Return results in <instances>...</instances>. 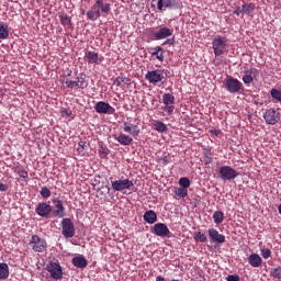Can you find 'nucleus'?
<instances>
[{
	"mask_svg": "<svg viewBox=\"0 0 281 281\" xmlns=\"http://www.w3.org/2000/svg\"><path fill=\"white\" fill-rule=\"evenodd\" d=\"M8 190V186L0 183V192H5Z\"/></svg>",
	"mask_w": 281,
	"mask_h": 281,
	"instance_id": "09e8293b",
	"label": "nucleus"
},
{
	"mask_svg": "<svg viewBox=\"0 0 281 281\" xmlns=\"http://www.w3.org/2000/svg\"><path fill=\"white\" fill-rule=\"evenodd\" d=\"M162 104H165V113H167L168 115H172V113H175V95L170 93H165L162 95Z\"/></svg>",
	"mask_w": 281,
	"mask_h": 281,
	"instance_id": "1a4fd4ad",
	"label": "nucleus"
},
{
	"mask_svg": "<svg viewBox=\"0 0 281 281\" xmlns=\"http://www.w3.org/2000/svg\"><path fill=\"white\" fill-rule=\"evenodd\" d=\"M248 263L250 267L258 268L262 266V257L258 254H251L248 257Z\"/></svg>",
	"mask_w": 281,
	"mask_h": 281,
	"instance_id": "5701e85b",
	"label": "nucleus"
},
{
	"mask_svg": "<svg viewBox=\"0 0 281 281\" xmlns=\"http://www.w3.org/2000/svg\"><path fill=\"white\" fill-rule=\"evenodd\" d=\"M151 56H156L157 60L164 63V48H161L160 46H156L155 48H153Z\"/></svg>",
	"mask_w": 281,
	"mask_h": 281,
	"instance_id": "cd10ccee",
	"label": "nucleus"
},
{
	"mask_svg": "<svg viewBox=\"0 0 281 281\" xmlns=\"http://www.w3.org/2000/svg\"><path fill=\"white\" fill-rule=\"evenodd\" d=\"M173 32L175 30L162 26L159 29V31L154 33V36L156 41H164V38H168L169 36H172Z\"/></svg>",
	"mask_w": 281,
	"mask_h": 281,
	"instance_id": "f3484780",
	"label": "nucleus"
},
{
	"mask_svg": "<svg viewBox=\"0 0 281 281\" xmlns=\"http://www.w3.org/2000/svg\"><path fill=\"white\" fill-rule=\"evenodd\" d=\"M53 203H54V216L56 218H65V204L63 203V201L58 198L53 199Z\"/></svg>",
	"mask_w": 281,
	"mask_h": 281,
	"instance_id": "ddd939ff",
	"label": "nucleus"
},
{
	"mask_svg": "<svg viewBox=\"0 0 281 281\" xmlns=\"http://www.w3.org/2000/svg\"><path fill=\"white\" fill-rule=\"evenodd\" d=\"M179 186L183 188L184 190H188L190 188V179L189 178H180Z\"/></svg>",
	"mask_w": 281,
	"mask_h": 281,
	"instance_id": "ea45409f",
	"label": "nucleus"
},
{
	"mask_svg": "<svg viewBox=\"0 0 281 281\" xmlns=\"http://www.w3.org/2000/svg\"><path fill=\"white\" fill-rule=\"evenodd\" d=\"M66 87L68 89H79L78 88V81L77 80H66Z\"/></svg>",
	"mask_w": 281,
	"mask_h": 281,
	"instance_id": "a19ab883",
	"label": "nucleus"
},
{
	"mask_svg": "<svg viewBox=\"0 0 281 281\" xmlns=\"http://www.w3.org/2000/svg\"><path fill=\"white\" fill-rule=\"evenodd\" d=\"M63 117H71V111L67 109L61 110Z\"/></svg>",
	"mask_w": 281,
	"mask_h": 281,
	"instance_id": "c03bdc74",
	"label": "nucleus"
},
{
	"mask_svg": "<svg viewBox=\"0 0 281 281\" xmlns=\"http://www.w3.org/2000/svg\"><path fill=\"white\" fill-rule=\"evenodd\" d=\"M10 36V31H8V25L0 24V41H5Z\"/></svg>",
	"mask_w": 281,
	"mask_h": 281,
	"instance_id": "c756f323",
	"label": "nucleus"
},
{
	"mask_svg": "<svg viewBox=\"0 0 281 281\" xmlns=\"http://www.w3.org/2000/svg\"><path fill=\"white\" fill-rule=\"evenodd\" d=\"M46 270L50 273L53 280H63V267L56 262H50L46 266Z\"/></svg>",
	"mask_w": 281,
	"mask_h": 281,
	"instance_id": "6e6552de",
	"label": "nucleus"
},
{
	"mask_svg": "<svg viewBox=\"0 0 281 281\" xmlns=\"http://www.w3.org/2000/svg\"><path fill=\"white\" fill-rule=\"evenodd\" d=\"M256 78V69L251 68L244 71L243 82L244 85H251Z\"/></svg>",
	"mask_w": 281,
	"mask_h": 281,
	"instance_id": "4be33fe9",
	"label": "nucleus"
},
{
	"mask_svg": "<svg viewBox=\"0 0 281 281\" xmlns=\"http://www.w3.org/2000/svg\"><path fill=\"white\" fill-rule=\"evenodd\" d=\"M209 236L212 243H217V245L225 243V235L218 233L216 228L209 229Z\"/></svg>",
	"mask_w": 281,
	"mask_h": 281,
	"instance_id": "a211bd4d",
	"label": "nucleus"
},
{
	"mask_svg": "<svg viewBox=\"0 0 281 281\" xmlns=\"http://www.w3.org/2000/svg\"><path fill=\"white\" fill-rule=\"evenodd\" d=\"M122 128L124 133H128V135H132V137H137V135H139L140 133L139 127L137 125H133L128 122H124Z\"/></svg>",
	"mask_w": 281,
	"mask_h": 281,
	"instance_id": "6ab92c4d",
	"label": "nucleus"
},
{
	"mask_svg": "<svg viewBox=\"0 0 281 281\" xmlns=\"http://www.w3.org/2000/svg\"><path fill=\"white\" fill-rule=\"evenodd\" d=\"M36 214H38V216H42V218H49L50 214H52V205L43 202L40 203L36 209H35Z\"/></svg>",
	"mask_w": 281,
	"mask_h": 281,
	"instance_id": "dca6fc26",
	"label": "nucleus"
},
{
	"mask_svg": "<svg viewBox=\"0 0 281 281\" xmlns=\"http://www.w3.org/2000/svg\"><path fill=\"white\" fill-rule=\"evenodd\" d=\"M83 60L88 63V65H102L104 57L100 56L98 53L93 50H89L86 53Z\"/></svg>",
	"mask_w": 281,
	"mask_h": 281,
	"instance_id": "f8f14e48",
	"label": "nucleus"
},
{
	"mask_svg": "<svg viewBox=\"0 0 281 281\" xmlns=\"http://www.w3.org/2000/svg\"><path fill=\"white\" fill-rule=\"evenodd\" d=\"M111 12V4L104 3V0H95V3L87 12V18L90 21H98L102 14Z\"/></svg>",
	"mask_w": 281,
	"mask_h": 281,
	"instance_id": "f257e3e1",
	"label": "nucleus"
},
{
	"mask_svg": "<svg viewBox=\"0 0 281 281\" xmlns=\"http://www.w3.org/2000/svg\"><path fill=\"white\" fill-rule=\"evenodd\" d=\"M10 276L8 263H0V280H5Z\"/></svg>",
	"mask_w": 281,
	"mask_h": 281,
	"instance_id": "bb28decb",
	"label": "nucleus"
},
{
	"mask_svg": "<svg viewBox=\"0 0 281 281\" xmlns=\"http://www.w3.org/2000/svg\"><path fill=\"white\" fill-rule=\"evenodd\" d=\"M61 25H71V18H69V15H67L66 13L59 15Z\"/></svg>",
	"mask_w": 281,
	"mask_h": 281,
	"instance_id": "e433bc0d",
	"label": "nucleus"
},
{
	"mask_svg": "<svg viewBox=\"0 0 281 281\" xmlns=\"http://www.w3.org/2000/svg\"><path fill=\"white\" fill-rule=\"evenodd\" d=\"M213 221H214V223H216V225H221V223H223V221H225V214H223V212H221V211H216L213 214Z\"/></svg>",
	"mask_w": 281,
	"mask_h": 281,
	"instance_id": "7c9ffc66",
	"label": "nucleus"
},
{
	"mask_svg": "<svg viewBox=\"0 0 281 281\" xmlns=\"http://www.w3.org/2000/svg\"><path fill=\"white\" fill-rule=\"evenodd\" d=\"M213 52L215 56H223L225 52H227V47H229V42L226 37L217 35L213 40Z\"/></svg>",
	"mask_w": 281,
	"mask_h": 281,
	"instance_id": "f03ea898",
	"label": "nucleus"
},
{
	"mask_svg": "<svg viewBox=\"0 0 281 281\" xmlns=\"http://www.w3.org/2000/svg\"><path fill=\"white\" fill-rule=\"evenodd\" d=\"M71 262L74 267H77V269H85L89 265V262L87 261V258H85V256L82 255L74 257L71 259Z\"/></svg>",
	"mask_w": 281,
	"mask_h": 281,
	"instance_id": "412c9836",
	"label": "nucleus"
},
{
	"mask_svg": "<svg viewBox=\"0 0 281 281\" xmlns=\"http://www.w3.org/2000/svg\"><path fill=\"white\" fill-rule=\"evenodd\" d=\"M241 11L244 14H251L254 12V4L251 3H245L241 5Z\"/></svg>",
	"mask_w": 281,
	"mask_h": 281,
	"instance_id": "72a5a7b5",
	"label": "nucleus"
},
{
	"mask_svg": "<svg viewBox=\"0 0 281 281\" xmlns=\"http://www.w3.org/2000/svg\"><path fill=\"white\" fill-rule=\"evenodd\" d=\"M270 276H271L272 278H277V280H281V267L273 268V269L270 271Z\"/></svg>",
	"mask_w": 281,
	"mask_h": 281,
	"instance_id": "58836bf2",
	"label": "nucleus"
},
{
	"mask_svg": "<svg viewBox=\"0 0 281 281\" xmlns=\"http://www.w3.org/2000/svg\"><path fill=\"white\" fill-rule=\"evenodd\" d=\"M194 240H198L199 243H205L207 240V236L204 233L198 232L194 235Z\"/></svg>",
	"mask_w": 281,
	"mask_h": 281,
	"instance_id": "4c0bfd02",
	"label": "nucleus"
},
{
	"mask_svg": "<svg viewBox=\"0 0 281 281\" xmlns=\"http://www.w3.org/2000/svg\"><path fill=\"white\" fill-rule=\"evenodd\" d=\"M114 192H123V190H131L134 183L130 179H119L111 182Z\"/></svg>",
	"mask_w": 281,
	"mask_h": 281,
	"instance_id": "423d86ee",
	"label": "nucleus"
},
{
	"mask_svg": "<svg viewBox=\"0 0 281 281\" xmlns=\"http://www.w3.org/2000/svg\"><path fill=\"white\" fill-rule=\"evenodd\" d=\"M19 177H21L22 179H27L29 173L25 170H21V171H19Z\"/></svg>",
	"mask_w": 281,
	"mask_h": 281,
	"instance_id": "a18cd8bd",
	"label": "nucleus"
},
{
	"mask_svg": "<svg viewBox=\"0 0 281 281\" xmlns=\"http://www.w3.org/2000/svg\"><path fill=\"white\" fill-rule=\"evenodd\" d=\"M227 281H240V276L238 274H229L227 278H226Z\"/></svg>",
	"mask_w": 281,
	"mask_h": 281,
	"instance_id": "37998d69",
	"label": "nucleus"
},
{
	"mask_svg": "<svg viewBox=\"0 0 281 281\" xmlns=\"http://www.w3.org/2000/svg\"><path fill=\"white\" fill-rule=\"evenodd\" d=\"M220 176L223 181H232L238 177V172L229 166H222L220 168Z\"/></svg>",
	"mask_w": 281,
	"mask_h": 281,
	"instance_id": "0eeeda50",
	"label": "nucleus"
},
{
	"mask_svg": "<svg viewBox=\"0 0 281 281\" xmlns=\"http://www.w3.org/2000/svg\"><path fill=\"white\" fill-rule=\"evenodd\" d=\"M263 119L270 125L278 124L280 122V112L276 109H269L263 113Z\"/></svg>",
	"mask_w": 281,
	"mask_h": 281,
	"instance_id": "9b49d317",
	"label": "nucleus"
},
{
	"mask_svg": "<svg viewBox=\"0 0 281 281\" xmlns=\"http://www.w3.org/2000/svg\"><path fill=\"white\" fill-rule=\"evenodd\" d=\"M77 85H78V89H87V87H89V81L87 80V75L80 74L77 77Z\"/></svg>",
	"mask_w": 281,
	"mask_h": 281,
	"instance_id": "a878e982",
	"label": "nucleus"
},
{
	"mask_svg": "<svg viewBox=\"0 0 281 281\" xmlns=\"http://www.w3.org/2000/svg\"><path fill=\"white\" fill-rule=\"evenodd\" d=\"M83 1H86V3H91V0H83Z\"/></svg>",
	"mask_w": 281,
	"mask_h": 281,
	"instance_id": "8fccbe9b",
	"label": "nucleus"
},
{
	"mask_svg": "<svg viewBox=\"0 0 281 281\" xmlns=\"http://www.w3.org/2000/svg\"><path fill=\"white\" fill-rule=\"evenodd\" d=\"M261 256L265 258V260H268V258H271V249L263 248L261 249Z\"/></svg>",
	"mask_w": 281,
	"mask_h": 281,
	"instance_id": "79ce46f5",
	"label": "nucleus"
},
{
	"mask_svg": "<svg viewBox=\"0 0 281 281\" xmlns=\"http://www.w3.org/2000/svg\"><path fill=\"white\" fill-rule=\"evenodd\" d=\"M94 110L101 115H113V113H115V108L104 101L97 102Z\"/></svg>",
	"mask_w": 281,
	"mask_h": 281,
	"instance_id": "9d476101",
	"label": "nucleus"
},
{
	"mask_svg": "<svg viewBox=\"0 0 281 281\" xmlns=\"http://www.w3.org/2000/svg\"><path fill=\"white\" fill-rule=\"evenodd\" d=\"M270 95H271V98H273L278 102H281V91L280 90H278L276 88L271 89Z\"/></svg>",
	"mask_w": 281,
	"mask_h": 281,
	"instance_id": "c9c22d12",
	"label": "nucleus"
},
{
	"mask_svg": "<svg viewBox=\"0 0 281 281\" xmlns=\"http://www.w3.org/2000/svg\"><path fill=\"white\" fill-rule=\"evenodd\" d=\"M61 234L64 238H74L76 236V226L71 218H64L61 221Z\"/></svg>",
	"mask_w": 281,
	"mask_h": 281,
	"instance_id": "7ed1b4c3",
	"label": "nucleus"
},
{
	"mask_svg": "<svg viewBox=\"0 0 281 281\" xmlns=\"http://www.w3.org/2000/svg\"><path fill=\"white\" fill-rule=\"evenodd\" d=\"M243 8H237L235 11H234V14H236L237 16H240V14H243Z\"/></svg>",
	"mask_w": 281,
	"mask_h": 281,
	"instance_id": "49530a36",
	"label": "nucleus"
},
{
	"mask_svg": "<svg viewBox=\"0 0 281 281\" xmlns=\"http://www.w3.org/2000/svg\"><path fill=\"white\" fill-rule=\"evenodd\" d=\"M114 87H122V85H130L128 78L123 76L116 77L113 81Z\"/></svg>",
	"mask_w": 281,
	"mask_h": 281,
	"instance_id": "2f4dec72",
	"label": "nucleus"
},
{
	"mask_svg": "<svg viewBox=\"0 0 281 281\" xmlns=\"http://www.w3.org/2000/svg\"><path fill=\"white\" fill-rule=\"evenodd\" d=\"M114 139L119 142L121 146H131V144H133V137L122 133L119 136H115Z\"/></svg>",
	"mask_w": 281,
	"mask_h": 281,
	"instance_id": "b1692460",
	"label": "nucleus"
},
{
	"mask_svg": "<svg viewBox=\"0 0 281 281\" xmlns=\"http://www.w3.org/2000/svg\"><path fill=\"white\" fill-rule=\"evenodd\" d=\"M145 78L150 82V85H157V82H161V80H164V74H161V70H149L145 75Z\"/></svg>",
	"mask_w": 281,
	"mask_h": 281,
	"instance_id": "4468645a",
	"label": "nucleus"
},
{
	"mask_svg": "<svg viewBox=\"0 0 281 281\" xmlns=\"http://www.w3.org/2000/svg\"><path fill=\"white\" fill-rule=\"evenodd\" d=\"M143 218L149 225H154V223H157V213H155L153 210L146 211Z\"/></svg>",
	"mask_w": 281,
	"mask_h": 281,
	"instance_id": "393cba45",
	"label": "nucleus"
},
{
	"mask_svg": "<svg viewBox=\"0 0 281 281\" xmlns=\"http://www.w3.org/2000/svg\"><path fill=\"white\" fill-rule=\"evenodd\" d=\"M154 128L158 133H166L168 131V126L166 124H164V122H161V121H155Z\"/></svg>",
	"mask_w": 281,
	"mask_h": 281,
	"instance_id": "c85d7f7f",
	"label": "nucleus"
},
{
	"mask_svg": "<svg viewBox=\"0 0 281 281\" xmlns=\"http://www.w3.org/2000/svg\"><path fill=\"white\" fill-rule=\"evenodd\" d=\"M176 41L175 38H168L166 42H165V45H175Z\"/></svg>",
	"mask_w": 281,
	"mask_h": 281,
	"instance_id": "de8ad7c7",
	"label": "nucleus"
},
{
	"mask_svg": "<svg viewBox=\"0 0 281 281\" xmlns=\"http://www.w3.org/2000/svg\"><path fill=\"white\" fill-rule=\"evenodd\" d=\"M29 245L32 247L33 251H36L37 254H43V251L47 249V241L38 235H33Z\"/></svg>",
	"mask_w": 281,
	"mask_h": 281,
	"instance_id": "20e7f679",
	"label": "nucleus"
},
{
	"mask_svg": "<svg viewBox=\"0 0 281 281\" xmlns=\"http://www.w3.org/2000/svg\"><path fill=\"white\" fill-rule=\"evenodd\" d=\"M225 89L228 93H239L243 91V82L234 77H228L225 79Z\"/></svg>",
	"mask_w": 281,
	"mask_h": 281,
	"instance_id": "39448f33",
	"label": "nucleus"
},
{
	"mask_svg": "<svg viewBox=\"0 0 281 281\" xmlns=\"http://www.w3.org/2000/svg\"><path fill=\"white\" fill-rule=\"evenodd\" d=\"M177 5V0H158L157 2V9L159 12H164V8L167 10H172Z\"/></svg>",
	"mask_w": 281,
	"mask_h": 281,
	"instance_id": "aec40b11",
	"label": "nucleus"
},
{
	"mask_svg": "<svg viewBox=\"0 0 281 281\" xmlns=\"http://www.w3.org/2000/svg\"><path fill=\"white\" fill-rule=\"evenodd\" d=\"M173 194H176V196L179 199H186V196H188V189L175 188Z\"/></svg>",
	"mask_w": 281,
	"mask_h": 281,
	"instance_id": "473e14b6",
	"label": "nucleus"
},
{
	"mask_svg": "<svg viewBox=\"0 0 281 281\" xmlns=\"http://www.w3.org/2000/svg\"><path fill=\"white\" fill-rule=\"evenodd\" d=\"M82 144H85V143H79V146H82Z\"/></svg>",
	"mask_w": 281,
	"mask_h": 281,
	"instance_id": "3c124183",
	"label": "nucleus"
},
{
	"mask_svg": "<svg viewBox=\"0 0 281 281\" xmlns=\"http://www.w3.org/2000/svg\"><path fill=\"white\" fill-rule=\"evenodd\" d=\"M153 234H155V236H159L160 238H166L170 234V229L168 226H166V224L158 223L154 225Z\"/></svg>",
	"mask_w": 281,
	"mask_h": 281,
	"instance_id": "2eb2a0df",
	"label": "nucleus"
},
{
	"mask_svg": "<svg viewBox=\"0 0 281 281\" xmlns=\"http://www.w3.org/2000/svg\"><path fill=\"white\" fill-rule=\"evenodd\" d=\"M40 194L42 199H49L52 196V191L47 187H42Z\"/></svg>",
	"mask_w": 281,
	"mask_h": 281,
	"instance_id": "f704fd0d",
	"label": "nucleus"
}]
</instances>
